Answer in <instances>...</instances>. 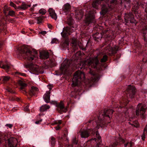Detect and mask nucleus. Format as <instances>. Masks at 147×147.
Here are the masks:
<instances>
[{
  "label": "nucleus",
  "instance_id": "bb28decb",
  "mask_svg": "<svg viewBox=\"0 0 147 147\" xmlns=\"http://www.w3.org/2000/svg\"><path fill=\"white\" fill-rule=\"evenodd\" d=\"M98 80V75L96 74H93L91 77V80L92 82H96Z\"/></svg>",
  "mask_w": 147,
  "mask_h": 147
},
{
  "label": "nucleus",
  "instance_id": "e2e57ef3",
  "mask_svg": "<svg viewBox=\"0 0 147 147\" xmlns=\"http://www.w3.org/2000/svg\"><path fill=\"white\" fill-rule=\"evenodd\" d=\"M24 33V31H22V33Z\"/></svg>",
  "mask_w": 147,
  "mask_h": 147
},
{
  "label": "nucleus",
  "instance_id": "6e6552de",
  "mask_svg": "<svg viewBox=\"0 0 147 147\" xmlns=\"http://www.w3.org/2000/svg\"><path fill=\"white\" fill-rule=\"evenodd\" d=\"M135 92L136 88L134 87L129 86L126 92L127 96H129L131 98H134L135 96Z\"/></svg>",
  "mask_w": 147,
  "mask_h": 147
},
{
  "label": "nucleus",
  "instance_id": "412c9836",
  "mask_svg": "<svg viewBox=\"0 0 147 147\" xmlns=\"http://www.w3.org/2000/svg\"><path fill=\"white\" fill-rule=\"evenodd\" d=\"M38 89L36 87L32 86L30 90L29 94L31 96H34L38 93Z\"/></svg>",
  "mask_w": 147,
  "mask_h": 147
},
{
  "label": "nucleus",
  "instance_id": "4be33fe9",
  "mask_svg": "<svg viewBox=\"0 0 147 147\" xmlns=\"http://www.w3.org/2000/svg\"><path fill=\"white\" fill-rule=\"evenodd\" d=\"M7 61H5V64L2 61H0V67L3 68L6 70H7L9 68L10 66L8 65V64L7 63Z\"/></svg>",
  "mask_w": 147,
  "mask_h": 147
},
{
  "label": "nucleus",
  "instance_id": "f03ea898",
  "mask_svg": "<svg viewBox=\"0 0 147 147\" xmlns=\"http://www.w3.org/2000/svg\"><path fill=\"white\" fill-rule=\"evenodd\" d=\"M21 52L24 54V57L29 61L33 60L36 58L37 52L35 50L33 52L30 51L26 46H23L21 48Z\"/></svg>",
  "mask_w": 147,
  "mask_h": 147
},
{
  "label": "nucleus",
  "instance_id": "393cba45",
  "mask_svg": "<svg viewBox=\"0 0 147 147\" xmlns=\"http://www.w3.org/2000/svg\"><path fill=\"white\" fill-rule=\"evenodd\" d=\"M50 108V107L48 105H44L40 108V110L41 112H43L47 111V109H49Z\"/></svg>",
  "mask_w": 147,
  "mask_h": 147
},
{
  "label": "nucleus",
  "instance_id": "603ef678",
  "mask_svg": "<svg viewBox=\"0 0 147 147\" xmlns=\"http://www.w3.org/2000/svg\"><path fill=\"white\" fill-rule=\"evenodd\" d=\"M60 127L59 126V125H58L57 127H56L55 128L56 130H58L60 128Z\"/></svg>",
  "mask_w": 147,
  "mask_h": 147
},
{
  "label": "nucleus",
  "instance_id": "ddd939ff",
  "mask_svg": "<svg viewBox=\"0 0 147 147\" xmlns=\"http://www.w3.org/2000/svg\"><path fill=\"white\" fill-rule=\"evenodd\" d=\"M57 107L58 111L60 113L63 111L66 112V109L64 106L63 102V101H61L57 105Z\"/></svg>",
  "mask_w": 147,
  "mask_h": 147
},
{
  "label": "nucleus",
  "instance_id": "864d4df0",
  "mask_svg": "<svg viewBox=\"0 0 147 147\" xmlns=\"http://www.w3.org/2000/svg\"><path fill=\"white\" fill-rule=\"evenodd\" d=\"M20 74L21 76H26V74H25L24 73H20Z\"/></svg>",
  "mask_w": 147,
  "mask_h": 147
},
{
  "label": "nucleus",
  "instance_id": "b1692460",
  "mask_svg": "<svg viewBox=\"0 0 147 147\" xmlns=\"http://www.w3.org/2000/svg\"><path fill=\"white\" fill-rule=\"evenodd\" d=\"M71 9V6L68 3L65 4L63 7V10L64 12L69 11Z\"/></svg>",
  "mask_w": 147,
  "mask_h": 147
},
{
  "label": "nucleus",
  "instance_id": "7c9ffc66",
  "mask_svg": "<svg viewBox=\"0 0 147 147\" xmlns=\"http://www.w3.org/2000/svg\"><path fill=\"white\" fill-rule=\"evenodd\" d=\"M133 144V143L131 142H128L124 144L125 147H131Z\"/></svg>",
  "mask_w": 147,
  "mask_h": 147
},
{
  "label": "nucleus",
  "instance_id": "37998d69",
  "mask_svg": "<svg viewBox=\"0 0 147 147\" xmlns=\"http://www.w3.org/2000/svg\"><path fill=\"white\" fill-rule=\"evenodd\" d=\"M73 144H77V141L76 139V138H74L73 139Z\"/></svg>",
  "mask_w": 147,
  "mask_h": 147
},
{
  "label": "nucleus",
  "instance_id": "9b49d317",
  "mask_svg": "<svg viewBox=\"0 0 147 147\" xmlns=\"http://www.w3.org/2000/svg\"><path fill=\"white\" fill-rule=\"evenodd\" d=\"M118 47L117 46H115L113 47H108L106 49V53L109 55H111L116 53Z\"/></svg>",
  "mask_w": 147,
  "mask_h": 147
},
{
  "label": "nucleus",
  "instance_id": "052dcab7",
  "mask_svg": "<svg viewBox=\"0 0 147 147\" xmlns=\"http://www.w3.org/2000/svg\"><path fill=\"white\" fill-rule=\"evenodd\" d=\"M94 132H93V131H92V134H94Z\"/></svg>",
  "mask_w": 147,
  "mask_h": 147
},
{
  "label": "nucleus",
  "instance_id": "423d86ee",
  "mask_svg": "<svg viewBox=\"0 0 147 147\" xmlns=\"http://www.w3.org/2000/svg\"><path fill=\"white\" fill-rule=\"evenodd\" d=\"M147 108V102L144 104H139L137 107L136 114L137 115H140L143 117H144V114Z\"/></svg>",
  "mask_w": 147,
  "mask_h": 147
},
{
  "label": "nucleus",
  "instance_id": "de8ad7c7",
  "mask_svg": "<svg viewBox=\"0 0 147 147\" xmlns=\"http://www.w3.org/2000/svg\"><path fill=\"white\" fill-rule=\"evenodd\" d=\"M40 33L41 34H42L43 35H44L47 33V32L45 31H43L40 32Z\"/></svg>",
  "mask_w": 147,
  "mask_h": 147
},
{
  "label": "nucleus",
  "instance_id": "0eeeda50",
  "mask_svg": "<svg viewBox=\"0 0 147 147\" xmlns=\"http://www.w3.org/2000/svg\"><path fill=\"white\" fill-rule=\"evenodd\" d=\"M70 61L67 60H65L61 64L60 69L63 74H65L69 70V66Z\"/></svg>",
  "mask_w": 147,
  "mask_h": 147
},
{
  "label": "nucleus",
  "instance_id": "2eb2a0df",
  "mask_svg": "<svg viewBox=\"0 0 147 147\" xmlns=\"http://www.w3.org/2000/svg\"><path fill=\"white\" fill-rule=\"evenodd\" d=\"M76 18L78 20L81 19L83 16V13L82 10L80 9H76L75 10Z\"/></svg>",
  "mask_w": 147,
  "mask_h": 147
},
{
  "label": "nucleus",
  "instance_id": "5fc2aeb1",
  "mask_svg": "<svg viewBox=\"0 0 147 147\" xmlns=\"http://www.w3.org/2000/svg\"><path fill=\"white\" fill-rule=\"evenodd\" d=\"M57 123H58V124H59V125L61 124V120H58L57 121Z\"/></svg>",
  "mask_w": 147,
  "mask_h": 147
},
{
  "label": "nucleus",
  "instance_id": "c756f323",
  "mask_svg": "<svg viewBox=\"0 0 147 147\" xmlns=\"http://www.w3.org/2000/svg\"><path fill=\"white\" fill-rule=\"evenodd\" d=\"M10 78L9 76H2L1 77V80L3 82H5L8 81Z\"/></svg>",
  "mask_w": 147,
  "mask_h": 147
},
{
  "label": "nucleus",
  "instance_id": "cd10ccee",
  "mask_svg": "<svg viewBox=\"0 0 147 147\" xmlns=\"http://www.w3.org/2000/svg\"><path fill=\"white\" fill-rule=\"evenodd\" d=\"M18 84L21 86V88L22 89L23 87L26 86V84L24 81L21 80H19L18 82Z\"/></svg>",
  "mask_w": 147,
  "mask_h": 147
},
{
  "label": "nucleus",
  "instance_id": "0e129e2a",
  "mask_svg": "<svg viewBox=\"0 0 147 147\" xmlns=\"http://www.w3.org/2000/svg\"><path fill=\"white\" fill-rule=\"evenodd\" d=\"M24 33V31H22V33Z\"/></svg>",
  "mask_w": 147,
  "mask_h": 147
},
{
  "label": "nucleus",
  "instance_id": "f8f14e48",
  "mask_svg": "<svg viewBox=\"0 0 147 147\" xmlns=\"http://www.w3.org/2000/svg\"><path fill=\"white\" fill-rule=\"evenodd\" d=\"M71 28L68 27H64L63 30V31L61 33L62 36L64 37L70 34Z\"/></svg>",
  "mask_w": 147,
  "mask_h": 147
},
{
  "label": "nucleus",
  "instance_id": "72a5a7b5",
  "mask_svg": "<svg viewBox=\"0 0 147 147\" xmlns=\"http://www.w3.org/2000/svg\"><path fill=\"white\" fill-rule=\"evenodd\" d=\"M40 13L42 15L45 14L46 12V11L44 9H41L39 10Z\"/></svg>",
  "mask_w": 147,
  "mask_h": 147
},
{
  "label": "nucleus",
  "instance_id": "aec40b11",
  "mask_svg": "<svg viewBox=\"0 0 147 147\" xmlns=\"http://www.w3.org/2000/svg\"><path fill=\"white\" fill-rule=\"evenodd\" d=\"M40 57L41 59H46L49 57V53L48 52L42 51L40 53Z\"/></svg>",
  "mask_w": 147,
  "mask_h": 147
},
{
  "label": "nucleus",
  "instance_id": "1a4fd4ad",
  "mask_svg": "<svg viewBox=\"0 0 147 147\" xmlns=\"http://www.w3.org/2000/svg\"><path fill=\"white\" fill-rule=\"evenodd\" d=\"M94 14V12L92 13L90 12L88 16L86 18L85 20L86 23L89 24L90 23H92L95 22Z\"/></svg>",
  "mask_w": 147,
  "mask_h": 147
},
{
  "label": "nucleus",
  "instance_id": "a211bd4d",
  "mask_svg": "<svg viewBox=\"0 0 147 147\" xmlns=\"http://www.w3.org/2000/svg\"><path fill=\"white\" fill-rule=\"evenodd\" d=\"M31 6L30 5H27L25 3L22 2L20 6L17 7V9L20 10H25Z\"/></svg>",
  "mask_w": 147,
  "mask_h": 147
},
{
  "label": "nucleus",
  "instance_id": "58836bf2",
  "mask_svg": "<svg viewBox=\"0 0 147 147\" xmlns=\"http://www.w3.org/2000/svg\"><path fill=\"white\" fill-rule=\"evenodd\" d=\"M51 141L52 145H53L55 144V139L53 137H51Z\"/></svg>",
  "mask_w": 147,
  "mask_h": 147
},
{
  "label": "nucleus",
  "instance_id": "20e7f679",
  "mask_svg": "<svg viewBox=\"0 0 147 147\" xmlns=\"http://www.w3.org/2000/svg\"><path fill=\"white\" fill-rule=\"evenodd\" d=\"M85 79L84 74L81 71H78L76 72L72 79V85L76 86L81 82L83 81Z\"/></svg>",
  "mask_w": 147,
  "mask_h": 147
},
{
  "label": "nucleus",
  "instance_id": "09e8293b",
  "mask_svg": "<svg viewBox=\"0 0 147 147\" xmlns=\"http://www.w3.org/2000/svg\"><path fill=\"white\" fill-rule=\"evenodd\" d=\"M64 43L66 44L67 45H68L69 44V41L68 40H65L64 42Z\"/></svg>",
  "mask_w": 147,
  "mask_h": 147
},
{
  "label": "nucleus",
  "instance_id": "4d7b16f0",
  "mask_svg": "<svg viewBox=\"0 0 147 147\" xmlns=\"http://www.w3.org/2000/svg\"><path fill=\"white\" fill-rule=\"evenodd\" d=\"M54 123V124H58V123H57V121H55Z\"/></svg>",
  "mask_w": 147,
  "mask_h": 147
},
{
  "label": "nucleus",
  "instance_id": "f257e3e1",
  "mask_svg": "<svg viewBox=\"0 0 147 147\" xmlns=\"http://www.w3.org/2000/svg\"><path fill=\"white\" fill-rule=\"evenodd\" d=\"M109 1V0H95L92 3V5L94 8L97 9L100 4L103 3L100 13L104 15L108 11V9L111 8V6L108 4Z\"/></svg>",
  "mask_w": 147,
  "mask_h": 147
},
{
  "label": "nucleus",
  "instance_id": "ea45409f",
  "mask_svg": "<svg viewBox=\"0 0 147 147\" xmlns=\"http://www.w3.org/2000/svg\"><path fill=\"white\" fill-rule=\"evenodd\" d=\"M8 145L10 147H16V146H15L13 145V144L11 143L10 141L9 142Z\"/></svg>",
  "mask_w": 147,
  "mask_h": 147
},
{
  "label": "nucleus",
  "instance_id": "bf43d9fd",
  "mask_svg": "<svg viewBox=\"0 0 147 147\" xmlns=\"http://www.w3.org/2000/svg\"><path fill=\"white\" fill-rule=\"evenodd\" d=\"M2 45V44H0V48H1V46Z\"/></svg>",
  "mask_w": 147,
  "mask_h": 147
},
{
  "label": "nucleus",
  "instance_id": "49530a36",
  "mask_svg": "<svg viewBox=\"0 0 147 147\" xmlns=\"http://www.w3.org/2000/svg\"><path fill=\"white\" fill-rule=\"evenodd\" d=\"M7 91L8 92H9L10 93H13V90L11 88H9L8 89H7Z\"/></svg>",
  "mask_w": 147,
  "mask_h": 147
},
{
  "label": "nucleus",
  "instance_id": "c85d7f7f",
  "mask_svg": "<svg viewBox=\"0 0 147 147\" xmlns=\"http://www.w3.org/2000/svg\"><path fill=\"white\" fill-rule=\"evenodd\" d=\"M118 141H119L120 142H121L122 143H123L125 142L124 140L121 138H119L117 139V140H116V142H117L116 143H114L113 144V146H115L117 145L118 144Z\"/></svg>",
  "mask_w": 147,
  "mask_h": 147
},
{
  "label": "nucleus",
  "instance_id": "a878e982",
  "mask_svg": "<svg viewBox=\"0 0 147 147\" xmlns=\"http://www.w3.org/2000/svg\"><path fill=\"white\" fill-rule=\"evenodd\" d=\"M130 121L129 122V123L132 125V126H134L136 127H138L139 126L138 124V122L136 120L134 121H131V120H130Z\"/></svg>",
  "mask_w": 147,
  "mask_h": 147
},
{
  "label": "nucleus",
  "instance_id": "9d476101",
  "mask_svg": "<svg viewBox=\"0 0 147 147\" xmlns=\"http://www.w3.org/2000/svg\"><path fill=\"white\" fill-rule=\"evenodd\" d=\"M124 18L125 22L127 23L129 21L131 23H134L135 20L133 15L131 13L125 14Z\"/></svg>",
  "mask_w": 147,
  "mask_h": 147
},
{
  "label": "nucleus",
  "instance_id": "4c0bfd02",
  "mask_svg": "<svg viewBox=\"0 0 147 147\" xmlns=\"http://www.w3.org/2000/svg\"><path fill=\"white\" fill-rule=\"evenodd\" d=\"M96 137L100 141H101V137L99 135V134H98L97 132L96 133Z\"/></svg>",
  "mask_w": 147,
  "mask_h": 147
},
{
  "label": "nucleus",
  "instance_id": "c9c22d12",
  "mask_svg": "<svg viewBox=\"0 0 147 147\" xmlns=\"http://www.w3.org/2000/svg\"><path fill=\"white\" fill-rule=\"evenodd\" d=\"M10 5L11 6L14 7L15 9H17V7L16 5L13 2H11Z\"/></svg>",
  "mask_w": 147,
  "mask_h": 147
},
{
  "label": "nucleus",
  "instance_id": "39448f33",
  "mask_svg": "<svg viewBox=\"0 0 147 147\" xmlns=\"http://www.w3.org/2000/svg\"><path fill=\"white\" fill-rule=\"evenodd\" d=\"M113 111L111 109L105 110L104 111L103 113L102 114L100 115L98 117V121L96 123L97 125H99L100 126L102 127V125L101 124L102 121L104 120L103 118L104 117H108L110 119V117L109 116L110 115L112 114L113 113Z\"/></svg>",
  "mask_w": 147,
  "mask_h": 147
},
{
  "label": "nucleus",
  "instance_id": "e433bc0d",
  "mask_svg": "<svg viewBox=\"0 0 147 147\" xmlns=\"http://www.w3.org/2000/svg\"><path fill=\"white\" fill-rule=\"evenodd\" d=\"M59 42L58 40L56 38H53V39L51 41V43L52 44L53 43H57Z\"/></svg>",
  "mask_w": 147,
  "mask_h": 147
},
{
  "label": "nucleus",
  "instance_id": "69168bd1",
  "mask_svg": "<svg viewBox=\"0 0 147 147\" xmlns=\"http://www.w3.org/2000/svg\"><path fill=\"white\" fill-rule=\"evenodd\" d=\"M1 141V139H0V142Z\"/></svg>",
  "mask_w": 147,
  "mask_h": 147
},
{
  "label": "nucleus",
  "instance_id": "2f4dec72",
  "mask_svg": "<svg viewBox=\"0 0 147 147\" xmlns=\"http://www.w3.org/2000/svg\"><path fill=\"white\" fill-rule=\"evenodd\" d=\"M147 131V126H146L144 128V133H143L142 135V139L143 140H144L145 139V133Z\"/></svg>",
  "mask_w": 147,
  "mask_h": 147
},
{
  "label": "nucleus",
  "instance_id": "f3484780",
  "mask_svg": "<svg viewBox=\"0 0 147 147\" xmlns=\"http://www.w3.org/2000/svg\"><path fill=\"white\" fill-rule=\"evenodd\" d=\"M48 11L49 13L50 16L51 18L55 20H56L57 16L55 10L52 8H50L49 9Z\"/></svg>",
  "mask_w": 147,
  "mask_h": 147
},
{
  "label": "nucleus",
  "instance_id": "7ed1b4c3",
  "mask_svg": "<svg viewBox=\"0 0 147 147\" xmlns=\"http://www.w3.org/2000/svg\"><path fill=\"white\" fill-rule=\"evenodd\" d=\"M98 62L97 57L93 59H87L84 62H81L79 68L81 69L85 68L86 65L89 67L90 66L92 68H95Z\"/></svg>",
  "mask_w": 147,
  "mask_h": 147
},
{
  "label": "nucleus",
  "instance_id": "a19ab883",
  "mask_svg": "<svg viewBox=\"0 0 147 147\" xmlns=\"http://www.w3.org/2000/svg\"><path fill=\"white\" fill-rule=\"evenodd\" d=\"M37 5V4L33 5V6L30 8V10L31 11H33V10H34V7L36 6Z\"/></svg>",
  "mask_w": 147,
  "mask_h": 147
},
{
  "label": "nucleus",
  "instance_id": "a18cd8bd",
  "mask_svg": "<svg viewBox=\"0 0 147 147\" xmlns=\"http://www.w3.org/2000/svg\"><path fill=\"white\" fill-rule=\"evenodd\" d=\"M29 23L30 24H33L34 23V22L32 20H30L28 21Z\"/></svg>",
  "mask_w": 147,
  "mask_h": 147
},
{
  "label": "nucleus",
  "instance_id": "dca6fc26",
  "mask_svg": "<svg viewBox=\"0 0 147 147\" xmlns=\"http://www.w3.org/2000/svg\"><path fill=\"white\" fill-rule=\"evenodd\" d=\"M91 131L92 130L88 129V130H82L81 132V136L82 138H86L88 137Z\"/></svg>",
  "mask_w": 147,
  "mask_h": 147
},
{
  "label": "nucleus",
  "instance_id": "473e14b6",
  "mask_svg": "<svg viewBox=\"0 0 147 147\" xmlns=\"http://www.w3.org/2000/svg\"><path fill=\"white\" fill-rule=\"evenodd\" d=\"M108 57L107 55H104L102 58L101 60V62H104L107 61V59Z\"/></svg>",
  "mask_w": 147,
  "mask_h": 147
},
{
  "label": "nucleus",
  "instance_id": "6ab92c4d",
  "mask_svg": "<svg viewBox=\"0 0 147 147\" xmlns=\"http://www.w3.org/2000/svg\"><path fill=\"white\" fill-rule=\"evenodd\" d=\"M50 89L49 91H47L43 96V99L47 103H49L50 100Z\"/></svg>",
  "mask_w": 147,
  "mask_h": 147
},
{
  "label": "nucleus",
  "instance_id": "8fccbe9b",
  "mask_svg": "<svg viewBox=\"0 0 147 147\" xmlns=\"http://www.w3.org/2000/svg\"><path fill=\"white\" fill-rule=\"evenodd\" d=\"M6 126L10 128H11L12 127L13 125L11 124H7Z\"/></svg>",
  "mask_w": 147,
  "mask_h": 147
},
{
  "label": "nucleus",
  "instance_id": "6e6d98bb",
  "mask_svg": "<svg viewBox=\"0 0 147 147\" xmlns=\"http://www.w3.org/2000/svg\"><path fill=\"white\" fill-rule=\"evenodd\" d=\"M42 120H40L39 121H36L35 122V123L36 124H38L40 122H41Z\"/></svg>",
  "mask_w": 147,
  "mask_h": 147
},
{
  "label": "nucleus",
  "instance_id": "c03bdc74",
  "mask_svg": "<svg viewBox=\"0 0 147 147\" xmlns=\"http://www.w3.org/2000/svg\"><path fill=\"white\" fill-rule=\"evenodd\" d=\"M37 23L38 24H39L41 22V20L40 18H37Z\"/></svg>",
  "mask_w": 147,
  "mask_h": 147
},
{
  "label": "nucleus",
  "instance_id": "f704fd0d",
  "mask_svg": "<svg viewBox=\"0 0 147 147\" xmlns=\"http://www.w3.org/2000/svg\"><path fill=\"white\" fill-rule=\"evenodd\" d=\"M15 12L13 10L10 11H9V15L11 16H13L15 14Z\"/></svg>",
  "mask_w": 147,
  "mask_h": 147
},
{
  "label": "nucleus",
  "instance_id": "13d9d810",
  "mask_svg": "<svg viewBox=\"0 0 147 147\" xmlns=\"http://www.w3.org/2000/svg\"><path fill=\"white\" fill-rule=\"evenodd\" d=\"M145 29L146 30H147V26H146L145 28Z\"/></svg>",
  "mask_w": 147,
  "mask_h": 147
},
{
  "label": "nucleus",
  "instance_id": "4468645a",
  "mask_svg": "<svg viewBox=\"0 0 147 147\" xmlns=\"http://www.w3.org/2000/svg\"><path fill=\"white\" fill-rule=\"evenodd\" d=\"M31 70L34 72L35 74H38L40 72V68L38 65H33L30 67Z\"/></svg>",
  "mask_w": 147,
  "mask_h": 147
},
{
  "label": "nucleus",
  "instance_id": "5701e85b",
  "mask_svg": "<svg viewBox=\"0 0 147 147\" xmlns=\"http://www.w3.org/2000/svg\"><path fill=\"white\" fill-rule=\"evenodd\" d=\"M71 45L73 47L74 51L78 49V46L76 43V40L75 38L72 39Z\"/></svg>",
  "mask_w": 147,
  "mask_h": 147
},
{
  "label": "nucleus",
  "instance_id": "680f3d73",
  "mask_svg": "<svg viewBox=\"0 0 147 147\" xmlns=\"http://www.w3.org/2000/svg\"><path fill=\"white\" fill-rule=\"evenodd\" d=\"M90 73L91 74H92V73H91V71H90Z\"/></svg>",
  "mask_w": 147,
  "mask_h": 147
},
{
  "label": "nucleus",
  "instance_id": "79ce46f5",
  "mask_svg": "<svg viewBox=\"0 0 147 147\" xmlns=\"http://www.w3.org/2000/svg\"><path fill=\"white\" fill-rule=\"evenodd\" d=\"M29 108V106L28 105H27L24 108V110L25 111H28L29 110V109H28Z\"/></svg>",
  "mask_w": 147,
  "mask_h": 147
},
{
  "label": "nucleus",
  "instance_id": "3c124183",
  "mask_svg": "<svg viewBox=\"0 0 147 147\" xmlns=\"http://www.w3.org/2000/svg\"><path fill=\"white\" fill-rule=\"evenodd\" d=\"M117 0H112L111 1V3H116L117 2Z\"/></svg>",
  "mask_w": 147,
  "mask_h": 147
}]
</instances>
